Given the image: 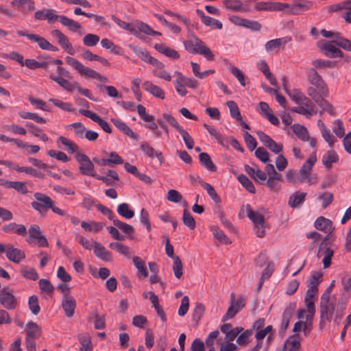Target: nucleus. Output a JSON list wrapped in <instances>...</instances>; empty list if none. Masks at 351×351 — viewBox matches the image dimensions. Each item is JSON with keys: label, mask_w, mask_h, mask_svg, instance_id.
<instances>
[{"label": "nucleus", "mask_w": 351, "mask_h": 351, "mask_svg": "<svg viewBox=\"0 0 351 351\" xmlns=\"http://www.w3.org/2000/svg\"><path fill=\"white\" fill-rule=\"evenodd\" d=\"M185 49L191 53H199L208 60H213L214 54L212 51L197 36L184 42Z\"/></svg>", "instance_id": "obj_1"}, {"label": "nucleus", "mask_w": 351, "mask_h": 351, "mask_svg": "<svg viewBox=\"0 0 351 351\" xmlns=\"http://www.w3.org/2000/svg\"><path fill=\"white\" fill-rule=\"evenodd\" d=\"M65 60L66 64H68L74 69L77 70L79 72V73L82 76H86L88 77L95 79L101 82H107L108 80L106 77L101 75L96 71L84 66L78 60L74 58L66 56L65 58Z\"/></svg>", "instance_id": "obj_2"}, {"label": "nucleus", "mask_w": 351, "mask_h": 351, "mask_svg": "<svg viewBox=\"0 0 351 351\" xmlns=\"http://www.w3.org/2000/svg\"><path fill=\"white\" fill-rule=\"evenodd\" d=\"M57 73L58 75H55L54 74H51L49 75V78L53 81L56 82L61 87L69 92H73L75 89V84H77V82H70L66 78L71 79L72 75L71 73L66 70L65 68L62 66H58L57 68Z\"/></svg>", "instance_id": "obj_3"}, {"label": "nucleus", "mask_w": 351, "mask_h": 351, "mask_svg": "<svg viewBox=\"0 0 351 351\" xmlns=\"http://www.w3.org/2000/svg\"><path fill=\"white\" fill-rule=\"evenodd\" d=\"M336 299L331 297L321 296L320 298V324L325 321H330L335 309Z\"/></svg>", "instance_id": "obj_4"}, {"label": "nucleus", "mask_w": 351, "mask_h": 351, "mask_svg": "<svg viewBox=\"0 0 351 351\" xmlns=\"http://www.w3.org/2000/svg\"><path fill=\"white\" fill-rule=\"evenodd\" d=\"M75 157L80 164V173L95 178L97 174L95 173V166L90 158L86 155L80 152L76 153Z\"/></svg>", "instance_id": "obj_5"}, {"label": "nucleus", "mask_w": 351, "mask_h": 351, "mask_svg": "<svg viewBox=\"0 0 351 351\" xmlns=\"http://www.w3.org/2000/svg\"><path fill=\"white\" fill-rule=\"evenodd\" d=\"M36 201L31 203L32 207L40 213L47 211L50 207H52V204H54L53 200L49 196L36 192L34 195Z\"/></svg>", "instance_id": "obj_6"}, {"label": "nucleus", "mask_w": 351, "mask_h": 351, "mask_svg": "<svg viewBox=\"0 0 351 351\" xmlns=\"http://www.w3.org/2000/svg\"><path fill=\"white\" fill-rule=\"evenodd\" d=\"M0 304L8 310L14 309L18 304L17 298L14 295L13 291L6 287L0 291Z\"/></svg>", "instance_id": "obj_7"}, {"label": "nucleus", "mask_w": 351, "mask_h": 351, "mask_svg": "<svg viewBox=\"0 0 351 351\" xmlns=\"http://www.w3.org/2000/svg\"><path fill=\"white\" fill-rule=\"evenodd\" d=\"M308 77L311 84L319 90L321 95H328V88L325 82L314 68L308 69Z\"/></svg>", "instance_id": "obj_8"}, {"label": "nucleus", "mask_w": 351, "mask_h": 351, "mask_svg": "<svg viewBox=\"0 0 351 351\" xmlns=\"http://www.w3.org/2000/svg\"><path fill=\"white\" fill-rule=\"evenodd\" d=\"M290 97L295 104L303 106L306 108H308L317 112L316 106L314 105L313 101L308 97H306L302 92L298 90H293Z\"/></svg>", "instance_id": "obj_9"}, {"label": "nucleus", "mask_w": 351, "mask_h": 351, "mask_svg": "<svg viewBox=\"0 0 351 351\" xmlns=\"http://www.w3.org/2000/svg\"><path fill=\"white\" fill-rule=\"evenodd\" d=\"M291 40L289 37H282L267 41L265 45L267 53H277L280 48H284L285 45Z\"/></svg>", "instance_id": "obj_10"}, {"label": "nucleus", "mask_w": 351, "mask_h": 351, "mask_svg": "<svg viewBox=\"0 0 351 351\" xmlns=\"http://www.w3.org/2000/svg\"><path fill=\"white\" fill-rule=\"evenodd\" d=\"M317 161L315 152L308 158L306 162L302 165L299 172L298 180L304 182L308 178L313 166Z\"/></svg>", "instance_id": "obj_11"}, {"label": "nucleus", "mask_w": 351, "mask_h": 351, "mask_svg": "<svg viewBox=\"0 0 351 351\" xmlns=\"http://www.w3.org/2000/svg\"><path fill=\"white\" fill-rule=\"evenodd\" d=\"M79 112L92 119L93 121L98 123V125L107 133L110 134L112 132L111 128L110 125L104 120H103L101 117H99L96 113L85 110V109H80Z\"/></svg>", "instance_id": "obj_12"}, {"label": "nucleus", "mask_w": 351, "mask_h": 351, "mask_svg": "<svg viewBox=\"0 0 351 351\" xmlns=\"http://www.w3.org/2000/svg\"><path fill=\"white\" fill-rule=\"evenodd\" d=\"M5 256L9 261L14 263H19L25 258V254L23 251L14 247V245L10 243L7 244Z\"/></svg>", "instance_id": "obj_13"}, {"label": "nucleus", "mask_w": 351, "mask_h": 351, "mask_svg": "<svg viewBox=\"0 0 351 351\" xmlns=\"http://www.w3.org/2000/svg\"><path fill=\"white\" fill-rule=\"evenodd\" d=\"M334 254V250L330 247H328L326 243H322L319 245V248L317 252V256L318 257H322L323 256V265L324 267L328 268L331 265V258L333 256Z\"/></svg>", "instance_id": "obj_14"}, {"label": "nucleus", "mask_w": 351, "mask_h": 351, "mask_svg": "<svg viewBox=\"0 0 351 351\" xmlns=\"http://www.w3.org/2000/svg\"><path fill=\"white\" fill-rule=\"evenodd\" d=\"M322 274L321 272H314L308 280V290L306 293H308V297L311 295H317L318 292V285L321 282Z\"/></svg>", "instance_id": "obj_15"}, {"label": "nucleus", "mask_w": 351, "mask_h": 351, "mask_svg": "<svg viewBox=\"0 0 351 351\" xmlns=\"http://www.w3.org/2000/svg\"><path fill=\"white\" fill-rule=\"evenodd\" d=\"M62 306L67 317H71L74 315L76 302L72 296L68 294L64 295L62 299Z\"/></svg>", "instance_id": "obj_16"}, {"label": "nucleus", "mask_w": 351, "mask_h": 351, "mask_svg": "<svg viewBox=\"0 0 351 351\" xmlns=\"http://www.w3.org/2000/svg\"><path fill=\"white\" fill-rule=\"evenodd\" d=\"M25 342H36V339L40 336V328L34 322H29L25 328Z\"/></svg>", "instance_id": "obj_17"}, {"label": "nucleus", "mask_w": 351, "mask_h": 351, "mask_svg": "<svg viewBox=\"0 0 351 351\" xmlns=\"http://www.w3.org/2000/svg\"><path fill=\"white\" fill-rule=\"evenodd\" d=\"M152 65L154 66L153 74L155 77L168 82L171 81V75L165 69V64L162 62L156 60V61H154Z\"/></svg>", "instance_id": "obj_18"}, {"label": "nucleus", "mask_w": 351, "mask_h": 351, "mask_svg": "<svg viewBox=\"0 0 351 351\" xmlns=\"http://www.w3.org/2000/svg\"><path fill=\"white\" fill-rule=\"evenodd\" d=\"M143 87L145 90L156 97L160 98L161 99H164L165 98V91L161 88L154 84L149 81H145L143 84Z\"/></svg>", "instance_id": "obj_19"}, {"label": "nucleus", "mask_w": 351, "mask_h": 351, "mask_svg": "<svg viewBox=\"0 0 351 351\" xmlns=\"http://www.w3.org/2000/svg\"><path fill=\"white\" fill-rule=\"evenodd\" d=\"M93 250L95 255L99 259L104 261H110L112 260L111 253L100 243L94 242Z\"/></svg>", "instance_id": "obj_20"}, {"label": "nucleus", "mask_w": 351, "mask_h": 351, "mask_svg": "<svg viewBox=\"0 0 351 351\" xmlns=\"http://www.w3.org/2000/svg\"><path fill=\"white\" fill-rule=\"evenodd\" d=\"M141 150L148 157L154 158L156 156L160 164L163 162V156L161 152L155 150L147 142H143L140 146Z\"/></svg>", "instance_id": "obj_21"}, {"label": "nucleus", "mask_w": 351, "mask_h": 351, "mask_svg": "<svg viewBox=\"0 0 351 351\" xmlns=\"http://www.w3.org/2000/svg\"><path fill=\"white\" fill-rule=\"evenodd\" d=\"M29 40L36 43L42 49L49 50L52 51H57L58 50L57 47L52 45L45 38L41 37L37 34L30 35L29 36Z\"/></svg>", "instance_id": "obj_22"}, {"label": "nucleus", "mask_w": 351, "mask_h": 351, "mask_svg": "<svg viewBox=\"0 0 351 351\" xmlns=\"http://www.w3.org/2000/svg\"><path fill=\"white\" fill-rule=\"evenodd\" d=\"M2 230L7 233H16L21 236H25L27 233L26 227L23 224H18L14 222L3 226Z\"/></svg>", "instance_id": "obj_23"}, {"label": "nucleus", "mask_w": 351, "mask_h": 351, "mask_svg": "<svg viewBox=\"0 0 351 351\" xmlns=\"http://www.w3.org/2000/svg\"><path fill=\"white\" fill-rule=\"evenodd\" d=\"M245 210L247 217L254 223V226L265 224L264 216L259 212L253 210L250 204H246Z\"/></svg>", "instance_id": "obj_24"}, {"label": "nucleus", "mask_w": 351, "mask_h": 351, "mask_svg": "<svg viewBox=\"0 0 351 351\" xmlns=\"http://www.w3.org/2000/svg\"><path fill=\"white\" fill-rule=\"evenodd\" d=\"M314 226L317 230H322L326 233H330L332 230V221L324 217H318L315 220Z\"/></svg>", "instance_id": "obj_25"}, {"label": "nucleus", "mask_w": 351, "mask_h": 351, "mask_svg": "<svg viewBox=\"0 0 351 351\" xmlns=\"http://www.w3.org/2000/svg\"><path fill=\"white\" fill-rule=\"evenodd\" d=\"M306 196V193L296 191L289 198L288 205L291 208H296L301 206Z\"/></svg>", "instance_id": "obj_26"}, {"label": "nucleus", "mask_w": 351, "mask_h": 351, "mask_svg": "<svg viewBox=\"0 0 351 351\" xmlns=\"http://www.w3.org/2000/svg\"><path fill=\"white\" fill-rule=\"evenodd\" d=\"M113 124L123 134L128 135L133 139H137L138 135L134 133L132 130L126 125V123L119 119H112Z\"/></svg>", "instance_id": "obj_27"}, {"label": "nucleus", "mask_w": 351, "mask_h": 351, "mask_svg": "<svg viewBox=\"0 0 351 351\" xmlns=\"http://www.w3.org/2000/svg\"><path fill=\"white\" fill-rule=\"evenodd\" d=\"M154 48L158 52L165 55L173 60H177L180 58L179 53L173 49H171L164 44H156Z\"/></svg>", "instance_id": "obj_28"}, {"label": "nucleus", "mask_w": 351, "mask_h": 351, "mask_svg": "<svg viewBox=\"0 0 351 351\" xmlns=\"http://www.w3.org/2000/svg\"><path fill=\"white\" fill-rule=\"evenodd\" d=\"M339 160V156L334 150L328 151L322 157V163L324 167L330 169L332 168V164Z\"/></svg>", "instance_id": "obj_29"}, {"label": "nucleus", "mask_w": 351, "mask_h": 351, "mask_svg": "<svg viewBox=\"0 0 351 351\" xmlns=\"http://www.w3.org/2000/svg\"><path fill=\"white\" fill-rule=\"evenodd\" d=\"M12 169L16 171L17 172H24L27 175H29L32 177L37 178H43L44 174L40 170L35 169L32 167H19V165H14L12 167Z\"/></svg>", "instance_id": "obj_30"}, {"label": "nucleus", "mask_w": 351, "mask_h": 351, "mask_svg": "<svg viewBox=\"0 0 351 351\" xmlns=\"http://www.w3.org/2000/svg\"><path fill=\"white\" fill-rule=\"evenodd\" d=\"M293 132L302 141H307L309 139V134L307 128L300 124H293L291 126Z\"/></svg>", "instance_id": "obj_31"}, {"label": "nucleus", "mask_w": 351, "mask_h": 351, "mask_svg": "<svg viewBox=\"0 0 351 351\" xmlns=\"http://www.w3.org/2000/svg\"><path fill=\"white\" fill-rule=\"evenodd\" d=\"M10 4L21 8L23 12H31L35 9L34 1L32 0H13Z\"/></svg>", "instance_id": "obj_32"}, {"label": "nucleus", "mask_w": 351, "mask_h": 351, "mask_svg": "<svg viewBox=\"0 0 351 351\" xmlns=\"http://www.w3.org/2000/svg\"><path fill=\"white\" fill-rule=\"evenodd\" d=\"M58 141L61 143L64 146V149L69 154L78 152V150L80 149L79 147L71 140L66 138L64 136H60L58 139Z\"/></svg>", "instance_id": "obj_33"}, {"label": "nucleus", "mask_w": 351, "mask_h": 351, "mask_svg": "<svg viewBox=\"0 0 351 351\" xmlns=\"http://www.w3.org/2000/svg\"><path fill=\"white\" fill-rule=\"evenodd\" d=\"M81 226L89 232H94L96 233L101 231L106 226V223L95 221H92L90 223L82 221Z\"/></svg>", "instance_id": "obj_34"}, {"label": "nucleus", "mask_w": 351, "mask_h": 351, "mask_svg": "<svg viewBox=\"0 0 351 351\" xmlns=\"http://www.w3.org/2000/svg\"><path fill=\"white\" fill-rule=\"evenodd\" d=\"M113 223L116 227L123 231L129 239H132L133 238L132 234L134 232L133 226L119 219H113Z\"/></svg>", "instance_id": "obj_35"}, {"label": "nucleus", "mask_w": 351, "mask_h": 351, "mask_svg": "<svg viewBox=\"0 0 351 351\" xmlns=\"http://www.w3.org/2000/svg\"><path fill=\"white\" fill-rule=\"evenodd\" d=\"M117 210L119 215L125 219H131L134 216V210L130 208V206L127 203L120 204L117 206Z\"/></svg>", "instance_id": "obj_36"}, {"label": "nucleus", "mask_w": 351, "mask_h": 351, "mask_svg": "<svg viewBox=\"0 0 351 351\" xmlns=\"http://www.w3.org/2000/svg\"><path fill=\"white\" fill-rule=\"evenodd\" d=\"M60 23L62 25L68 27L71 31H76L82 27L78 22L64 15L60 17Z\"/></svg>", "instance_id": "obj_37"}, {"label": "nucleus", "mask_w": 351, "mask_h": 351, "mask_svg": "<svg viewBox=\"0 0 351 351\" xmlns=\"http://www.w3.org/2000/svg\"><path fill=\"white\" fill-rule=\"evenodd\" d=\"M136 30L138 31L150 36H160L161 34L159 32H156L152 29L148 25L141 21H138L135 23Z\"/></svg>", "instance_id": "obj_38"}, {"label": "nucleus", "mask_w": 351, "mask_h": 351, "mask_svg": "<svg viewBox=\"0 0 351 351\" xmlns=\"http://www.w3.org/2000/svg\"><path fill=\"white\" fill-rule=\"evenodd\" d=\"M199 158L202 165H204L208 170L211 171H216V167L212 162L210 156L207 153H201L199 155Z\"/></svg>", "instance_id": "obj_39"}, {"label": "nucleus", "mask_w": 351, "mask_h": 351, "mask_svg": "<svg viewBox=\"0 0 351 351\" xmlns=\"http://www.w3.org/2000/svg\"><path fill=\"white\" fill-rule=\"evenodd\" d=\"M167 198L169 201L174 203H178L182 202L183 206H187V202L186 200L182 201V196L180 193L175 189H171L167 194Z\"/></svg>", "instance_id": "obj_40"}, {"label": "nucleus", "mask_w": 351, "mask_h": 351, "mask_svg": "<svg viewBox=\"0 0 351 351\" xmlns=\"http://www.w3.org/2000/svg\"><path fill=\"white\" fill-rule=\"evenodd\" d=\"M79 341L81 344L80 351H92L93 346L90 337L88 334H84L79 337Z\"/></svg>", "instance_id": "obj_41"}, {"label": "nucleus", "mask_w": 351, "mask_h": 351, "mask_svg": "<svg viewBox=\"0 0 351 351\" xmlns=\"http://www.w3.org/2000/svg\"><path fill=\"white\" fill-rule=\"evenodd\" d=\"M288 351H299L300 348V340L298 335L291 336L286 342Z\"/></svg>", "instance_id": "obj_42"}, {"label": "nucleus", "mask_w": 351, "mask_h": 351, "mask_svg": "<svg viewBox=\"0 0 351 351\" xmlns=\"http://www.w3.org/2000/svg\"><path fill=\"white\" fill-rule=\"evenodd\" d=\"M111 18L121 29H125L133 34L137 33V30H136L135 27H134L132 24L123 21L114 15H112Z\"/></svg>", "instance_id": "obj_43"}, {"label": "nucleus", "mask_w": 351, "mask_h": 351, "mask_svg": "<svg viewBox=\"0 0 351 351\" xmlns=\"http://www.w3.org/2000/svg\"><path fill=\"white\" fill-rule=\"evenodd\" d=\"M231 304L226 312V313L222 317V321L225 322L232 318L238 312L239 310L235 307L234 305V294L233 293H231Z\"/></svg>", "instance_id": "obj_44"}, {"label": "nucleus", "mask_w": 351, "mask_h": 351, "mask_svg": "<svg viewBox=\"0 0 351 351\" xmlns=\"http://www.w3.org/2000/svg\"><path fill=\"white\" fill-rule=\"evenodd\" d=\"M226 105L230 109V116L237 121H241L242 116L237 104L234 101H228Z\"/></svg>", "instance_id": "obj_45"}, {"label": "nucleus", "mask_w": 351, "mask_h": 351, "mask_svg": "<svg viewBox=\"0 0 351 351\" xmlns=\"http://www.w3.org/2000/svg\"><path fill=\"white\" fill-rule=\"evenodd\" d=\"M224 5L227 9L234 11L245 12V9L243 8V3L239 0H228L224 1Z\"/></svg>", "instance_id": "obj_46"}, {"label": "nucleus", "mask_w": 351, "mask_h": 351, "mask_svg": "<svg viewBox=\"0 0 351 351\" xmlns=\"http://www.w3.org/2000/svg\"><path fill=\"white\" fill-rule=\"evenodd\" d=\"M101 45L106 49H109L112 53L114 54H119L121 53V47L114 45L108 38H103L101 40Z\"/></svg>", "instance_id": "obj_47"}, {"label": "nucleus", "mask_w": 351, "mask_h": 351, "mask_svg": "<svg viewBox=\"0 0 351 351\" xmlns=\"http://www.w3.org/2000/svg\"><path fill=\"white\" fill-rule=\"evenodd\" d=\"M182 221L184 224L191 230H193L195 228L196 222L191 213L186 208L184 210Z\"/></svg>", "instance_id": "obj_48"}, {"label": "nucleus", "mask_w": 351, "mask_h": 351, "mask_svg": "<svg viewBox=\"0 0 351 351\" xmlns=\"http://www.w3.org/2000/svg\"><path fill=\"white\" fill-rule=\"evenodd\" d=\"M213 234L216 239L223 244H229L231 243L230 239L226 237L224 232L218 227L214 226L211 229Z\"/></svg>", "instance_id": "obj_49"}, {"label": "nucleus", "mask_w": 351, "mask_h": 351, "mask_svg": "<svg viewBox=\"0 0 351 351\" xmlns=\"http://www.w3.org/2000/svg\"><path fill=\"white\" fill-rule=\"evenodd\" d=\"M238 180L243 186L245 187L250 193H255V186L252 182L246 176L241 174L238 177Z\"/></svg>", "instance_id": "obj_50"}, {"label": "nucleus", "mask_w": 351, "mask_h": 351, "mask_svg": "<svg viewBox=\"0 0 351 351\" xmlns=\"http://www.w3.org/2000/svg\"><path fill=\"white\" fill-rule=\"evenodd\" d=\"M109 247L112 250H116L119 254L128 256L130 254V248L121 243L119 242H114L110 243L109 245Z\"/></svg>", "instance_id": "obj_51"}, {"label": "nucleus", "mask_w": 351, "mask_h": 351, "mask_svg": "<svg viewBox=\"0 0 351 351\" xmlns=\"http://www.w3.org/2000/svg\"><path fill=\"white\" fill-rule=\"evenodd\" d=\"M172 269L176 278L180 279L183 274V266L181 259L178 256L173 257V265Z\"/></svg>", "instance_id": "obj_52"}, {"label": "nucleus", "mask_w": 351, "mask_h": 351, "mask_svg": "<svg viewBox=\"0 0 351 351\" xmlns=\"http://www.w3.org/2000/svg\"><path fill=\"white\" fill-rule=\"evenodd\" d=\"M202 186L207 191L210 198L216 203H219L221 201L219 196L216 193L215 189L208 183L202 182L201 183Z\"/></svg>", "instance_id": "obj_53"}, {"label": "nucleus", "mask_w": 351, "mask_h": 351, "mask_svg": "<svg viewBox=\"0 0 351 351\" xmlns=\"http://www.w3.org/2000/svg\"><path fill=\"white\" fill-rule=\"evenodd\" d=\"M333 40L330 43L325 44L324 49L326 51V55L332 57H338L340 55L341 51L335 46Z\"/></svg>", "instance_id": "obj_54"}, {"label": "nucleus", "mask_w": 351, "mask_h": 351, "mask_svg": "<svg viewBox=\"0 0 351 351\" xmlns=\"http://www.w3.org/2000/svg\"><path fill=\"white\" fill-rule=\"evenodd\" d=\"M53 103L56 107L67 112H73L75 110L72 104L70 103L63 102L59 99L51 98L49 100Z\"/></svg>", "instance_id": "obj_55"}, {"label": "nucleus", "mask_w": 351, "mask_h": 351, "mask_svg": "<svg viewBox=\"0 0 351 351\" xmlns=\"http://www.w3.org/2000/svg\"><path fill=\"white\" fill-rule=\"evenodd\" d=\"M205 311V306L202 303H197L193 309L192 319L198 323Z\"/></svg>", "instance_id": "obj_56"}, {"label": "nucleus", "mask_w": 351, "mask_h": 351, "mask_svg": "<svg viewBox=\"0 0 351 351\" xmlns=\"http://www.w3.org/2000/svg\"><path fill=\"white\" fill-rule=\"evenodd\" d=\"M99 41V37L93 34H88L83 38V43L87 47H94Z\"/></svg>", "instance_id": "obj_57"}, {"label": "nucleus", "mask_w": 351, "mask_h": 351, "mask_svg": "<svg viewBox=\"0 0 351 351\" xmlns=\"http://www.w3.org/2000/svg\"><path fill=\"white\" fill-rule=\"evenodd\" d=\"M133 263L138 272H140L143 277H147L148 273L145 267V262L140 257L134 256L133 258Z\"/></svg>", "instance_id": "obj_58"}, {"label": "nucleus", "mask_w": 351, "mask_h": 351, "mask_svg": "<svg viewBox=\"0 0 351 351\" xmlns=\"http://www.w3.org/2000/svg\"><path fill=\"white\" fill-rule=\"evenodd\" d=\"M58 43L69 54L72 56L75 54V50L66 36L62 37V38L58 40Z\"/></svg>", "instance_id": "obj_59"}, {"label": "nucleus", "mask_w": 351, "mask_h": 351, "mask_svg": "<svg viewBox=\"0 0 351 351\" xmlns=\"http://www.w3.org/2000/svg\"><path fill=\"white\" fill-rule=\"evenodd\" d=\"M316 104L323 110L327 111L332 116H335V112L332 107V106L327 101L324 97H322L320 99L317 100Z\"/></svg>", "instance_id": "obj_60"}, {"label": "nucleus", "mask_w": 351, "mask_h": 351, "mask_svg": "<svg viewBox=\"0 0 351 351\" xmlns=\"http://www.w3.org/2000/svg\"><path fill=\"white\" fill-rule=\"evenodd\" d=\"M28 304L31 312L35 315H38L40 311L38 297L36 295H32L29 297Z\"/></svg>", "instance_id": "obj_61"}, {"label": "nucleus", "mask_w": 351, "mask_h": 351, "mask_svg": "<svg viewBox=\"0 0 351 351\" xmlns=\"http://www.w3.org/2000/svg\"><path fill=\"white\" fill-rule=\"evenodd\" d=\"M333 42H335L337 45L351 51V41L342 38L339 34H335V40H333Z\"/></svg>", "instance_id": "obj_62"}, {"label": "nucleus", "mask_w": 351, "mask_h": 351, "mask_svg": "<svg viewBox=\"0 0 351 351\" xmlns=\"http://www.w3.org/2000/svg\"><path fill=\"white\" fill-rule=\"evenodd\" d=\"M47 154L50 157L54 158L64 162H69L70 160V158L66 156V154L60 151L50 149L47 152Z\"/></svg>", "instance_id": "obj_63"}, {"label": "nucleus", "mask_w": 351, "mask_h": 351, "mask_svg": "<svg viewBox=\"0 0 351 351\" xmlns=\"http://www.w3.org/2000/svg\"><path fill=\"white\" fill-rule=\"evenodd\" d=\"M332 131L337 137L342 138L345 134L343 122L340 119H336L333 123Z\"/></svg>", "instance_id": "obj_64"}]
</instances>
